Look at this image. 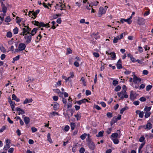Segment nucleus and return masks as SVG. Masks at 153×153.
I'll return each instance as SVG.
<instances>
[{
	"mask_svg": "<svg viewBox=\"0 0 153 153\" xmlns=\"http://www.w3.org/2000/svg\"><path fill=\"white\" fill-rule=\"evenodd\" d=\"M25 27L24 28H22L23 31L20 34V35H23V36L26 35V34H30V31L31 30V29L29 27V26H27L25 25V24H23Z\"/></svg>",
	"mask_w": 153,
	"mask_h": 153,
	"instance_id": "1",
	"label": "nucleus"
},
{
	"mask_svg": "<svg viewBox=\"0 0 153 153\" xmlns=\"http://www.w3.org/2000/svg\"><path fill=\"white\" fill-rule=\"evenodd\" d=\"M26 47V45L23 43H20L19 44L18 48H16L14 52H18L20 51L24 50Z\"/></svg>",
	"mask_w": 153,
	"mask_h": 153,
	"instance_id": "2",
	"label": "nucleus"
},
{
	"mask_svg": "<svg viewBox=\"0 0 153 153\" xmlns=\"http://www.w3.org/2000/svg\"><path fill=\"white\" fill-rule=\"evenodd\" d=\"M24 38L25 39V43L28 44L31 42L32 36L30 34H26L25 35Z\"/></svg>",
	"mask_w": 153,
	"mask_h": 153,
	"instance_id": "3",
	"label": "nucleus"
},
{
	"mask_svg": "<svg viewBox=\"0 0 153 153\" xmlns=\"http://www.w3.org/2000/svg\"><path fill=\"white\" fill-rule=\"evenodd\" d=\"M39 11L40 10L39 9L36 10L35 12H34L33 11H29L28 13V15L30 16L31 13H32L31 16L33 15L34 16V17H32V18H33V19H34L35 18H36L37 15V14L39 13Z\"/></svg>",
	"mask_w": 153,
	"mask_h": 153,
	"instance_id": "4",
	"label": "nucleus"
},
{
	"mask_svg": "<svg viewBox=\"0 0 153 153\" xmlns=\"http://www.w3.org/2000/svg\"><path fill=\"white\" fill-rule=\"evenodd\" d=\"M106 12L105 9H104L103 7H100L98 14V16L100 17L101 16L102 14H105Z\"/></svg>",
	"mask_w": 153,
	"mask_h": 153,
	"instance_id": "5",
	"label": "nucleus"
},
{
	"mask_svg": "<svg viewBox=\"0 0 153 153\" xmlns=\"http://www.w3.org/2000/svg\"><path fill=\"white\" fill-rule=\"evenodd\" d=\"M88 145L89 148L92 150H94L95 148V145L94 143L92 140H89L87 143Z\"/></svg>",
	"mask_w": 153,
	"mask_h": 153,
	"instance_id": "6",
	"label": "nucleus"
},
{
	"mask_svg": "<svg viewBox=\"0 0 153 153\" xmlns=\"http://www.w3.org/2000/svg\"><path fill=\"white\" fill-rule=\"evenodd\" d=\"M133 74L134 75V77H133V82L134 83L136 84L137 83V82L138 81L139 82H141V79L140 78L137 77L135 75V73L133 72Z\"/></svg>",
	"mask_w": 153,
	"mask_h": 153,
	"instance_id": "7",
	"label": "nucleus"
},
{
	"mask_svg": "<svg viewBox=\"0 0 153 153\" xmlns=\"http://www.w3.org/2000/svg\"><path fill=\"white\" fill-rule=\"evenodd\" d=\"M73 113L74 112L72 110H69L66 113L65 115V117H68L69 119L72 116Z\"/></svg>",
	"mask_w": 153,
	"mask_h": 153,
	"instance_id": "8",
	"label": "nucleus"
},
{
	"mask_svg": "<svg viewBox=\"0 0 153 153\" xmlns=\"http://www.w3.org/2000/svg\"><path fill=\"white\" fill-rule=\"evenodd\" d=\"M33 22H34L35 23L34 24V25L37 26H39L40 27H42V26H44V23L42 22H39L38 21H33L32 23L33 24Z\"/></svg>",
	"mask_w": 153,
	"mask_h": 153,
	"instance_id": "9",
	"label": "nucleus"
},
{
	"mask_svg": "<svg viewBox=\"0 0 153 153\" xmlns=\"http://www.w3.org/2000/svg\"><path fill=\"white\" fill-rule=\"evenodd\" d=\"M140 127L141 128H143L145 129L150 130L152 128V125L150 123H148L146 126H141Z\"/></svg>",
	"mask_w": 153,
	"mask_h": 153,
	"instance_id": "10",
	"label": "nucleus"
},
{
	"mask_svg": "<svg viewBox=\"0 0 153 153\" xmlns=\"http://www.w3.org/2000/svg\"><path fill=\"white\" fill-rule=\"evenodd\" d=\"M146 153H152L153 152L152 151V148L151 147L150 145H148L147 146L146 150Z\"/></svg>",
	"mask_w": 153,
	"mask_h": 153,
	"instance_id": "11",
	"label": "nucleus"
},
{
	"mask_svg": "<svg viewBox=\"0 0 153 153\" xmlns=\"http://www.w3.org/2000/svg\"><path fill=\"white\" fill-rule=\"evenodd\" d=\"M86 102H88V101L86 99H84L79 101H76V103L80 105L82 103H85Z\"/></svg>",
	"mask_w": 153,
	"mask_h": 153,
	"instance_id": "12",
	"label": "nucleus"
},
{
	"mask_svg": "<svg viewBox=\"0 0 153 153\" xmlns=\"http://www.w3.org/2000/svg\"><path fill=\"white\" fill-rule=\"evenodd\" d=\"M138 23L139 25H143L145 23V19L142 18H139L138 20Z\"/></svg>",
	"mask_w": 153,
	"mask_h": 153,
	"instance_id": "13",
	"label": "nucleus"
},
{
	"mask_svg": "<svg viewBox=\"0 0 153 153\" xmlns=\"http://www.w3.org/2000/svg\"><path fill=\"white\" fill-rule=\"evenodd\" d=\"M16 111H19L18 114L20 115V114H23L25 113V112L24 110L20 108L17 107L16 108Z\"/></svg>",
	"mask_w": 153,
	"mask_h": 153,
	"instance_id": "14",
	"label": "nucleus"
},
{
	"mask_svg": "<svg viewBox=\"0 0 153 153\" xmlns=\"http://www.w3.org/2000/svg\"><path fill=\"white\" fill-rule=\"evenodd\" d=\"M37 30L38 29L36 28H33L31 32L30 33V34L32 36H33L36 33Z\"/></svg>",
	"mask_w": 153,
	"mask_h": 153,
	"instance_id": "15",
	"label": "nucleus"
},
{
	"mask_svg": "<svg viewBox=\"0 0 153 153\" xmlns=\"http://www.w3.org/2000/svg\"><path fill=\"white\" fill-rule=\"evenodd\" d=\"M33 100L32 99H27L26 98L23 102L24 104H26L27 103L31 102H32Z\"/></svg>",
	"mask_w": 153,
	"mask_h": 153,
	"instance_id": "16",
	"label": "nucleus"
},
{
	"mask_svg": "<svg viewBox=\"0 0 153 153\" xmlns=\"http://www.w3.org/2000/svg\"><path fill=\"white\" fill-rule=\"evenodd\" d=\"M12 97L13 100L16 101L17 102H19L20 101V99L17 98L16 96L14 94H12Z\"/></svg>",
	"mask_w": 153,
	"mask_h": 153,
	"instance_id": "17",
	"label": "nucleus"
},
{
	"mask_svg": "<svg viewBox=\"0 0 153 153\" xmlns=\"http://www.w3.org/2000/svg\"><path fill=\"white\" fill-rule=\"evenodd\" d=\"M50 115L49 116L50 117H52L53 116H55L56 115H59V113L57 112L53 111L50 113Z\"/></svg>",
	"mask_w": 153,
	"mask_h": 153,
	"instance_id": "18",
	"label": "nucleus"
},
{
	"mask_svg": "<svg viewBox=\"0 0 153 153\" xmlns=\"http://www.w3.org/2000/svg\"><path fill=\"white\" fill-rule=\"evenodd\" d=\"M74 116L76 118L77 120H79L81 117V114L80 112H78L77 114L75 115Z\"/></svg>",
	"mask_w": 153,
	"mask_h": 153,
	"instance_id": "19",
	"label": "nucleus"
},
{
	"mask_svg": "<svg viewBox=\"0 0 153 153\" xmlns=\"http://www.w3.org/2000/svg\"><path fill=\"white\" fill-rule=\"evenodd\" d=\"M24 120L25 124H27L30 122V119L28 117H25L24 118Z\"/></svg>",
	"mask_w": 153,
	"mask_h": 153,
	"instance_id": "20",
	"label": "nucleus"
},
{
	"mask_svg": "<svg viewBox=\"0 0 153 153\" xmlns=\"http://www.w3.org/2000/svg\"><path fill=\"white\" fill-rule=\"evenodd\" d=\"M104 131H100L99 132L98 134H97L96 136L97 137H102L103 136V133Z\"/></svg>",
	"mask_w": 153,
	"mask_h": 153,
	"instance_id": "21",
	"label": "nucleus"
},
{
	"mask_svg": "<svg viewBox=\"0 0 153 153\" xmlns=\"http://www.w3.org/2000/svg\"><path fill=\"white\" fill-rule=\"evenodd\" d=\"M118 136V134L117 133H113L111 135V138H117Z\"/></svg>",
	"mask_w": 153,
	"mask_h": 153,
	"instance_id": "22",
	"label": "nucleus"
},
{
	"mask_svg": "<svg viewBox=\"0 0 153 153\" xmlns=\"http://www.w3.org/2000/svg\"><path fill=\"white\" fill-rule=\"evenodd\" d=\"M130 97V99L131 100H133L134 99V92L132 91H131Z\"/></svg>",
	"mask_w": 153,
	"mask_h": 153,
	"instance_id": "23",
	"label": "nucleus"
},
{
	"mask_svg": "<svg viewBox=\"0 0 153 153\" xmlns=\"http://www.w3.org/2000/svg\"><path fill=\"white\" fill-rule=\"evenodd\" d=\"M53 109L54 110H57L59 108V104L56 103L54 104V106H53Z\"/></svg>",
	"mask_w": 153,
	"mask_h": 153,
	"instance_id": "24",
	"label": "nucleus"
},
{
	"mask_svg": "<svg viewBox=\"0 0 153 153\" xmlns=\"http://www.w3.org/2000/svg\"><path fill=\"white\" fill-rule=\"evenodd\" d=\"M119 39V36H117L116 37H114L113 39V42L114 43H117V42L118 40Z\"/></svg>",
	"mask_w": 153,
	"mask_h": 153,
	"instance_id": "25",
	"label": "nucleus"
},
{
	"mask_svg": "<svg viewBox=\"0 0 153 153\" xmlns=\"http://www.w3.org/2000/svg\"><path fill=\"white\" fill-rule=\"evenodd\" d=\"M111 139L113 141L114 143L115 144H117L119 142V140L117 138H111Z\"/></svg>",
	"mask_w": 153,
	"mask_h": 153,
	"instance_id": "26",
	"label": "nucleus"
},
{
	"mask_svg": "<svg viewBox=\"0 0 153 153\" xmlns=\"http://www.w3.org/2000/svg\"><path fill=\"white\" fill-rule=\"evenodd\" d=\"M47 140L51 143H52V139L51 138V134L50 133H48L47 135Z\"/></svg>",
	"mask_w": 153,
	"mask_h": 153,
	"instance_id": "27",
	"label": "nucleus"
},
{
	"mask_svg": "<svg viewBox=\"0 0 153 153\" xmlns=\"http://www.w3.org/2000/svg\"><path fill=\"white\" fill-rule=\"evenodd\" d=\"M128 109V108L126 106L121 109L120 111V113L121 114H122L123 112L126 110Z\"/></svg>",
	"mask_w": 153,
	"mask_h": 153,
	"instance_id": "28",
	"label": "nucleus"
},
{
	"mask_svg": "<svg viewBox=\"0 0 153 153\" xmlns=\"http://www.w3.org/2000/svg\"><path fill=\"white\" fill-rule=\"evenodd\" d=\"M110 54L111 55V58L114 59L116 58V56L115 55V54L114 52H111V53H110Z\"/></svg>",
	"mask_w": 153,
	"mask_h": 153,
	"instance_id": "29",
	"label": "nucleus"
},
{
	"mask_svg": "<svg viewBox=\"0 0 153 153\" xmlns=\"http://www.w3.org/2000/svg\"><path fill=\"white\" fill-rule=\"evenodd\" d=\"M19 29L18 28L16 27L13 30V33L14 34H16L18 33Z\"/></svg>",
	"mask_w": 153,
	"mask_h": 153,
	"instance_id": "30",
	"label": "nucleus"
},
{
	"mask_svg": "<svg viewBox=\"0 0 153 153\" xmlns=\"http://www.w3.org/2000/svg\"><path fill=\"white\" fill-rule=\"evenodd\" d=\"M6 36L8 38H11L12 36V34L10 31L8 32L6 34Z\"/></svg>",
	"mask_w": 153,
	"mask_h": 153,
	"instance_id": "31",
	"label": "nucleus"
},
{
	"mask_svg": "<svg viewBox=\"0 0 153 153\" xmlns=\"http://www.w3.org/2000/svg\"><path fill=\"white\" fill-rule=\"evenodd\" d=\"M11 20L10 17L9 16H7L5 18V22H10Z\"/></svg>",
	"mask_w": 153,
	"mask_h": 153,
	"instance_id": "32",
	"label": "nucleus"
},
{
	"mask_svg": "<svg viewBox=\"0 0 153 153\" xmlns=\"http://www.w3.org/2000/svg\"><path fill=\"white\" fill-rule=\"evenodd\" d=\"M1 7L2 8V12L3 13H6L7 12V7L5 6H3Z\"/></svg>",
	"mask_w": 153,
	"mask_h": 153,
	"instance_id": "33",
	"label": "nucleus"
},
{
	"mask_svg": "<svg viewBox=\"0 0 153 153\" xmlns=\"http://www.w3.org/2000/svg\"><path fill=\"white\" fill-rule=\"evenodd\" d=\"M20 57L19 55H18L17 56H16L13 59V61L12 62L13 63H14V62L16 61H17L18 60Z\"/></svg>",
	"mask_w": 153,
	"mask_h": 153,
	"instance_id": "34",
	"label": "nucleus"
},
{
	"mask_svg": "<svg viewBox=\"0 0 153 153\" xmlns=\"http://www.w3.org/2000/svg\"><path fill=\"white\" fill-rule=\"evenodd\" d=\"M72 100H71V101L68 102L67 105V108H71L72 106Z\"/></svg>",
	"mask_w": 153,
	"mask_h": 153,
	"instance_id": "35",
	"label": "nucleus"
},
{
	"mask_svg": "<svg viewBox=\"0 0 153 153\" xmlns=\"http://www.w3.org/2000/svg\"><path fill=\"white\" fill-rule=\"evenodd\" d=\"M151 109V107H147L146 106L144 108V110L146 112H148Z\"/></svg>",
	"mask_w": 153,
	"mask_h": 153,
	"instance_id": "36",
	"label": "nucleus"
},
{
	"mask_svg": "<svg viewBox=\"0 0 153 153\" xmlns=\"http://www.w3.org/2000/svg\"><path fill=\"white\" fill-rule=\"evenodd\" d=\"M121 88V87L120 85H118L115 87L114 89L115 91L117 92L119 91Z\"/></svg>",
	"mask_w": 153,
	"mask_h": 153,
	"instance_id": "37",
	"label": "nucleus"
},
{
	"mask_svg": "<svg viewBox=\"0 0 153 153\" xmlns=\"http://www.w3.org/2000/svg\"><path fill=\"white\" fill-rule=\"evenodd\" d=\"M71 129L73 130L75 127V124L74 123H72L71 124Z\"/></svg>",
	"mask_w": 153,
	"mask_h": 153,
	"instance_id": "38",
	"label": "nucleus"
},
{
	"mask_svg": "<svg viewBox=\"0 0 153 153\" xmlns=\"http://www.w3.org/2000/svg\"><path fill=\"white\" fill-rule=\"evenodd\" d=\"M151 114V113L150 112H146L145 115V117L146 118H147L149 117Z\"/></svg>",
	"mask_w": 153,
	"mask_h": 153,
	"instance_id": "39",
	"label": "nucleus"
},
{
	"mask_svg": "<svg viewBox=\"0 0 153 153\" xmlns=\"http://www.w3.org/2000/svg\"><path fill=\"white\" fill-rule=\"evenodd\" d=\"M87 136V134L85 133H84L83 134H82L80 136V138L82 140H84Z\"/></svg>",
	"mask_w": 153,
	"mask_h": 153,
	"instance_id": "40",
	"label": "nucleus"
},
{
	"mask_svg": "<svg viewBox=\"0 0 153 153\" xmlns=\"http://www.w3.org/2000/svg\"><path fill=\"white\" fill-rule=\"evenodd\" d=\"M152 86L150 85H148L146 87V90L147 91H149L152 88Z\"/></svg>",
	"mask_w": 153,
	"mask_h": 153,
	"instance_id": "41",
	"label": "nucleus"
},
{
	"mask_svg": "<svg viewBox=\"0 0 153 153\" xmlns=\"http://www.w3.org/2000/svg\"><path fill=\"white\" fill-rule=\"evenodd\" d=\"M106 115L108 117L111 118L113 116L112 113L111 112H108L107 113Z\"/></svg>",
	"mask_w": 153,
	"mask_h": 153,
	"instance_id": "42",
	"label": "nucleus"
},
{
	"mask_svg": "<svg viewBox=\"0 0 153 153\" xmlns=\"http://www.w3.org/2000/svg\"><path fill=\"white\" fill-rule=\"evenodd\" d=\"M117 67L118 69H120L122 68V66L121 64L117 63L116 64Z\"/></svg>",
	"mask_w": 153,
	"mask_h": 153,
	"instance_id": "43",
	"label": "nucleus"
},
{
	"mask_svg": "<svg viewBox=\"0 0 153 153\" xmlns=\"http://www.w3.org/2000/svg\"><path fill=\"white\" fill-rule=\"evenodd\" d=\"M118 83V82L117 80H114L113 81V84L114 86H116Z\"/></svg>",
	"mask_w": 153,
	"mask_h": 153,
	"instance_id": "44",
	"label": "nucleus"
},
{
	"mask_svg": "<svg viewBox=\"0 0 153 153\" xmlns=\"http://www.w3.org/2000/svg\"><path fill=\"white\" fill-rule=\"evenodd\" d=\"M70 128V127L68 126H66L64 128L65 131H68Z\"/></svg>",
	"mask_w": 153,
	"mask_h": 153,
	"instance_id": "45",
	"label": "nucleus"
},
{
	"mask_svg": "<svg viewBox=\"0 0 153 153\" xmlns=\"http://www.w3.org/2000/svg\"><path fill=\"white\" fill-rule=\"evenodd\" d=\"M91 92L90 91L88 90H86L85 91V94L86 96H88L91 94Z\"/></svg>",
	"mask_w": 153,
	"mask_h": 153,
	"instance_id": "46",
	"label": "nucleus"
},
{
	"mask_svg": "<svg viewBox=\"0 0 153 153\" xmlns=\"http://www.w3.org/2000/svg\"><path fill=\"white\" fill-rule=\"evenodd\" d=\"M124 21L127 22L128 24H131L132 22L131 21L129 20L128 19H124Z\"/></svg>",
	"mask_w": 153,
	"mask_h": 153,
	"instance_id": "47",
	"label": "nucleus"
},
{
	"mask_svg": "<svg viewBox=\"0 0 153 153\" xmlns=\"http://www.w3.org/2000/svg\"><path fill=\"white\" fill-rule=\"evenodd\" d=\"M61 94H64V97H67L68 96V94L67 93H66V92H61Z\"/></svg>",
	"mask_w": 153,
	"mask_h": 153,
	"instance_id": "48",
	"label": "nucleus"
},
{
	"mask_svg": "<svg viewBox=\"0 0 153 153\" xmlns=\"http://www.w3.org/2000/svg\"><path fill=\"white\" fill-rule=\"evenodd\" d=\"M53 100L57 101L58 99V97L57 96H54L53 97Z\"/></svg>",
	"mask_w": 153,
	"mask_h": 153,
	"instance_id": "49",
	"label": "nucleus"
},
{
	"mask_svg": "<svg viewBox=\"0 0 153 153\" xmlns=\"http://www.w3.org/2000/svg\"><path fill=\"white\" fill-rule=\"evenodd\" d=\"M31 129L33 132H35L37 130L36 128L33 127H32L31 128Z\"/></svg>",
	"mask_w": 153,
	"mask_h": 153,
	"instance_id": "50",
	"label": "nucleus"
},
{
	"mask_svg": "<svg viewBox=\"0 0 153 153\" xmlns=\"http://www.w3.org/2000/svg\"><path fill=\"white\" fill-rule=\"evenodd\" d=\"M111 121L114 123H116L117 121V120L116 119V117H114L111 120Z\"/></svg>",
	"mask_w": 153,
	"mask_h": 153,
	"instance_id": "51",
	"label": "nucleus"
},
{
	"mask_svg": "<svg viewBox=\"0 0 153 153\" xmlns=\"http://www.w3.org/2000/svg\"><path fill=\"white\" fill-rule=\"evenodd\" d=\"M144 113L143 111L140 112V113H139V116L140 118H143V116Z\"/></svg>",
	"mask_w": 153,
	"mask_h": 153,
	"instance_id": "52",
	"label": "nucleus"
},
{
	"mask_svg": "<svg viewBox=\"0 0 153 153\" xmlns=\"http://www.w3.org/2000/svg\"><path fill=\"white\" fill-rule=\"evenodd\" d=\"M72 53V51L71 50L70 48H67V51L66 53L67 54H68L71 53Z\"/></svg>",
	"mask_w": 153,
	"mask_h": 153,
	"instance_id": "53",
	"label": "nucleus"
},
{
	"mask_svg": "<svg viewBox=\"0 0 153 153\" xmlns=\"http://www.w3.org/2000/svg\"><path fill=\"white\" fill-rule=\"evenodd\" d=\"M10 147L9 144H6V146L4 147V150H7Z\"/></svg>",
	"mask_w": 153,
	"mask_h": 153,
	"instance_id": "54",
	"label": "nucleus"
},
{
	"mask_svg": "<svg viewBox=\"0 0 153 153\" xmlns=\"http://www.w3.org/2000/svg\"><path fill=\"white\" fill-rule=\"evenodd\" d=\"M85 151V149L83 147L81 148L79 150V152L80 153H83Z\"/></svg>",
	"mask_w": 153,
	"mask_h": 153,
	"instance_id": "55",
	"label": "nucleus"
},
{
	"mask_svg": "<svg viewBox=\"0 0 153 153\" xmlns=\"http://www.w3.org/2000/svg\"><path fill=\"white\" fill-rule=\"evenodd\" d=\"M93 54L94 55V56L96 57H98L100 56L99 54L97 53L94 52L93 53Z\"/></svg>",
	"mask_w": 153,
	"mask_h": 153,
	"instance_id": "56",
	"label": "nucleus"
},
{
	"mask_svg": "<svg viewBox=\"0 0 153 153\" xmlns=\"http://www.w3.org/2000/svg\"><path fill=\"white\" fill-rule=\"evenodd\" d=\"M139 100L141 102H144L146 101V99L145 98L142 97L140 98Z\"/></svg>",
	"mask_w": 153,
	"mask_h": 153,
	"instance_id": "57",
	"label": "nucleus"
},
{
	"mask_svg": "<svg viewBox=\"0 0 153 153\" xmlns=\"http://www.w3.org/2000/svg\"><path fill=\"white\" fill-rule=\"evenodd\" d=\"M145 140V138L143 136L141 137L139 139V141L141 142H142Z\"/></svg>",
	"mask_w": 153,
	"mask_h": 153,
	"instance_id": "58",
	"label": "nucleus"
},
{
	"mask_svg": "<svg viewBox=\"0 0 153 153\" xmlns=\"http://www.w3.org/2000/svg\"><path fill=\"white\" fill-rule=\"evenodd\" d=\"M6 57V55L4 54H2L1 55L0 58L2 60H4Z\"/></svg>",
	"mask_w": 153,
	"mask_h": 153,
	"instance_id": "59",
	"label": "nucleus"
},
{
	"mask_svg": "<svg viewBox=\"0 0 153 153\" xmlns=\"http://www.w3.org/2000/svg\"><path fill=\"white\" fill-rule=\"evenodd\" d=\"M111 130L112 128H108L106 131V132L108 134H110L111 133Z\"/></svg>",
	"mask_w": 153,
	"mask_h": 153,
	"instance_id": "60",
	"label": "nucleus"
},
{
	"mask_svg": "<svg viewBox=\"0 0 153 153\" xmlns=\"http://www.w3.org/2000/svg\"><path fill=\"white\" fill-rule=\"evenodd\" d=\"M124 91V93H126V87L125 85H123V86L122 87Z\"/></svg>",
	"mask_w": 153,
	"mask_h": 153,
	"instance_id": "61",
	"label": "nucleus"
},
{
	"mask_svg": "<svg viewBox=\"0 0 153 153\" xmlns=\"http://www.w3.org/2000/svg\"><path fill=\"white\" fill-rule=\"evenodd\" d=\"M6 129V127L4 126H3L0 130V132H2Z\"/></svg>",
	"mask_w": 153,
	"mask_h": 153,
	"instance_id": "62",
	"label": "nucleus"
},
{
	"mask_svg": "<svg viewBox=\"0 0 153 153\" xmlns=\"http://www.w3.org/2000/svg\"><path fill=\"white\" fill-rule=\"evenodd\" d=\"M62 20H61V18H59L58 19L56 20V22L58 24H61V23Z\"/></svg>",
	"mask_w": 153,
	"mask_h": 153,
	"instance_id": "63",
	"label": "nucleus"
},
{
	"mask_svg": "<svg viewBox=\"0 0 153 153\" xmlns=\"http://www.w3.org/2000/svg\"><path fill=\"white\" fill-rule=\"evenodd\" d=\"M14 150V149L13 148H10L8 151V152L10 153H12Z\"/></svg>",
	"mask_w": 153,
	"mask_h": 153,
	"instance_id": "64",
	"label": "nucleus"
}]
</instances>
